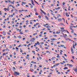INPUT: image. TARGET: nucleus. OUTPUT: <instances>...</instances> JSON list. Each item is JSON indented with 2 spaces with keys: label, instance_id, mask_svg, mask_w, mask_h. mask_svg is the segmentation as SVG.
<instances>
[{
  "label": "nucleus",
  "instance_id": "7",
  "mask_svg": "<svg viewBox=\"0 0 77 77\" xmlns=\"http://www.w3.org/2000/svg\"><path fill=\"white\" fill-rule=\"evenodd\" d=\"M58 20V21L60 22L62 21V19H61V18H60V19H59Z\"/></svg>",
  "mask_w": 77,
  "mask_h": 77
},
{
  "label": "nucleus",
  "instance_id": "10",
  "mask_svg": "<svg viewBox=\"0 0 77 77\" xmlns=\"http://www.w3.org/2000/svg\"><path fill=\"white\" fill-rule=\"evenodd\" d=\"M22 3L23 4H24V5H26V2H22Z\"/></svg>",
  "mask_w": 77,
  "mask_h": 77
},
{
  "label": "nucleus",
  "instance_id": "59",
  "mask_svg": "<svg viewBox=\"0 0 77 77\" xmlns=\"http://www.w3.org/2000/svg\"><path fill=\"white\" fill-rule=\"evenodd\" d=\"M43 69H47V68L46 67H44Z\"/></svg>",
  "mask_w": 77,
  "mask_h": 77
},
{
  "label": "nucleus",
  "instance_id": "20",
  "mask_svg": "<svg viewBox=\"0 0 77 77\" xmlns=\"http://www.w3.org/2000/svg\"><path fill=\"white\" fill-rule=\"evenodd\" d=\"M43 13V14H45V15H46V13L44 12V11H43L42 12Z\"/></svg>",
  "mask_w": 77,
  "mask_h": 77
},
{
  "label": "nucleus",
  "instance_id": "16",
  "mask_svg": "<svg viewBox=\"0 0 77 77\" xmlns=\"http://www.w3.org/2000/svg\"><path fill=\"white\" fill-rule=\"evenodd\" d=\"M70 66H71V67H72L73 66L72 64H69V65Z\"/></svg>",
  "mask_w": 77,
  "mask_h": 77
},
{
  "label": "nucleus",
  "instance_id": "1",
  "mask_svg": "<svg viewBox=\"0 0 77 77\" xmlns=\"http://www.w3.org/2000/svg\"><path fill=\"white\" fill-rule=\"evenodd\" d=\"M14 74L15 75H20L19 72H14Z\"/></svg>",
  "mask_w": 77,
  "mask_h": 77
},
{
  "label": "nucleus",
  "instance_id": "60",
  "mask_svg": "<svg viewBox=\"0 0 77 77\" xmlns=\"http://www.w3.org/2000/svg\"><path fill=\"white\" fill-rule=\"evenodd\" d=\"M42 35V34L39 35V36H41Z\"/></svg>",
  "mask_w": 77,
  "mask_h": 77
},
{
  "label": "nucleus",
  "instance_id": "36",
  "mask_svg": "<svg viewBox=\"0 0 77 77\" xmlns=\"http://www.w3.org/2000/svg\"><path fill=\"white\" fill-rule=\"evenodd\" d=\"M28 5H30L31 6H32V5L30 3H29Z\"/></svg>",
  "mask_w": 77,
  "mask_h": 77
},
{
  "label": "nucleus",
  "instance_id": "56",
  "mask_svg": "<svg viewBox=\"0 0 77 77\" xmlns=\"http://www.w3.org/2000/svg\"><path fill=\"white\" fill-rule=\"evenodd\" d=\"M8 35H11V33H10V32H8Z\"/></svg>",
  "mask_w": 77,
  "mask_h": 77
},
{
  "label": "nucleus",
  "instance_id": "9",
  "mask_svg": "<svg viewBox=\"0 0 77 77\" xmlns=\"http://www.w3.org/2000/svg\"><path fill=\"white\" fill-rule=\"evenodd\" d=\"M60 46H61V47H65V45H60Z\"/></svg>",
  "mask_w": 77,
  "mask_h": 77
},
{
  "label": "nucleus",
  "instance_id": "21",
  "mask_svg": "<svg viewBox=\"0 0 77 77\" xmlns=\"http://www.w3.org/2000/svg\"><path fill=\"white\" fill-rule=\"evenodd\" d=\"M60 29H61V30H63V29H64V28H63V27H61Z\"/></svg>",
  "mask_w": 77,
  "mask_h": 77
},
{
  "label": "nucleus",
  "instance_id": "52",
  "mask_svg": "<svg viewBox=\"0 0 77 77\" xmlns=\"http://www.w3.org/2000/svg\"><path fill=\"white\" fill-rule=\"evenodd\" d=\"M60 42H57V44H60Z\"/></svg>",
  "mask_w": 77,
  "mask_h": 77
},
{
  "label": "nucleus",
  "instance_id": "47",
  "mask_svg": "<svg viewBox=\"0 0 77 77\" xmlns=\"http://www.w3.org/2000/svg\"><path fill=\"white\" fill-rule=\"evenodd\" d=\"M48 38V37H46L45 38V39H47Z\"/></svg>",
  "mask_w": 77,
  "mask_h": 77
},
{
  "label": "nucleus",
  "instance_id": "17",
  "mask_svg": "<svg viewBox=\"0 0 77 77\" xmlns=\"http://www.w3.org/2000/svg\"><path fill=\"white\" fill-rule=\"evenodd\" d=\"M38 17L39 18H41V16L40 15H39L38 16Z\"/></svg>",
  "mask_w": 77,
  "mask_h": 77
},
{
  "label": "nucleus",
  "instance_id": "11",
  "mask_svg": "<svg viewBox=\"0 0 77 77\" xmlns=\"http://www.w3.org/2000/svg\"><path fill=\"white\" fill-rule=\"evenodd\" d=\"M68 69V67H65L64 68V69L65 70V69Z\"/></svg>",
  "mask_w": 77,
  "mask_h": 77
},
{
  "label": "nucleus",
  "instance_id": "38",
  "mask_svg": "<svg viewBox=\"0 0 77 77\" xmlns=\"http://www.w3.org/2000/svg\"><path fill=\"white\" fill-rule=\"evenodd\" d=\"M40 10H41V11L42 12H44V11H43L42 10V9H40Z\"/></svg>",
  "mask_w": 77,
  "mask_h": 77
},
{
  "label": "nucleus",
  "instance_id": "18",
  "mask_svg": "<svg viewBox=\"0 0 77 77\" xmlns=\"http://www.w3.org/2000/svg\"><path fill=\"white\" fill-rule=\"evenodd\" d=\"M41 44H44V42H40Z\"/></svg>",
  "mask_w": 77,
  "mask_h": 77
},
{
  "label": "nucleus",
  "instance_id": "24",
  "mask_svg": "<svg viewBox=\"0 0 77 77\" xmlns=\"http://www.w3.org/2000/svg\"><path fill=\"white\" fill-rule=\"evenodd\" d=\"M16 62H13V63H14V64L16 65V63H15Z\"/></svg>",
  "mask_w": 77,
  "mask_h": 77
},
{
  "label": "nucleus",
  "instance_id": "33",
  "mask_svg": "<svg viewBox=\"0 0 77 77\" xmlns=\"http://www.w3.org/2000/svg\"><path fill=\"white\" fill-rule=\"evenodd\" d=\"M67 72H69V69L68 70H67Z\"/></svg>",
  "mask_w": 77,
  "mask_h": 77
},
{
  "label": "nucleus",
  "instance_id": "31",
  "mask_svg": "<svg viewBox=\"0 0 77 77\" xmlns=\"http://www.w3.org/2000/svg\"><path fill=\"white\" fill-rule=\"evenodd\" d=\"M54 36L55 37H56L57 36V35H54Z\"/></svg>",
  "mask_w": 77,
  "mask_h": 77
},
{
  "label": "nucleus",
  "instance_id": "19",
  "mask_svg": "<svg viewBox=\"0 0 77 77\" xmlns=\"http://www.w3.org/2000/svg\"><path fill=\"white\" fill-rule=\"evenodd\" d=\"M66 15L67 17H68V13L66 12Z\"/></svg>",
  "mask_w": 77,
  "mask_h": 77
},
{
  "label": "nucleus",
  "instance_id": "41",
  "mask_svg": "<svg viewBox=\"0 0 77 77\" xmlns=\"http://www.w3.org/2000/svg\"><path fill=\"white\" fill-rule=\"evenodd\" d=\"M40 27H41V26L40 25H38V28H39Z\"/></svg>",
  "mask_w": 77,
  "mask_h": 77
},
{
  "label": "nucleus",
  "instance_id": "30",
  "mask_svg": "<svg viewBox=\"0 0 77 77\" xmlns=\"http://www.w3.org/2000/svg\"><path fill=\"white\" fill-rule=\"evenodd\" d=\"M77 69H75L74 70V71H77Z\"/></svg>",
  "mask_w": 77,
  "mask_h": 77
},
{
  "label": "nucleus",
  "instance_id": "27",
  "mask_svg": "<svg viewBox=\"0 0 77 77\" xmlns=\"http://www.w3.org/2000/svg\"><path fill=\"white\" fill-rule=\"evenodd\" d=\"M63 20L64 23H65V20L64 18H63Z\"/></svg>",
  "mask_w": 77,
  "mask_h": 77
},
{
  "label": "nucleus",
  "instance_id": "5",
  "mask_svg": "<svg viewBox=\"0 0 77 77\" xmlns=\"http://www.w3.org/2000/svg\"><path fill=\"white\" fill-rule=\"evenodd\" d=\"M3 34L4 36H5V35H6V32H5L4 31H3Z\"/></svg>",
  "mask_w": 77,
  "mask_h": 77
},
{
  "label": "nucleus",
  "instance_id": "34",
  "mask_svg": "<svg viewBox=\"0 0 77 77\" xmlns=\"http://www.w3.org/2000/svg\"><path fill=\"white\" fill-rule=\"evenodd\" d=\"M40 48H42V45H40Z\"/></svg>",
  "mask_w": 77,
  "mask_h": 77
},
{
  "label": "nucleus",
  "instance_id": "44",
  "mask_svg": "<svg viewBox=\"0 0 77 77\" xmlns=\"http://www.w3.org/2000/svg\"><path fill=\"white\" fill-rule=\"evenodd\" d=\"M65 37H67V35H66V34H65Z\"/></svg>",
  "mask_w": 77,
  "mask_h": 77
},
{
  "label": "nucleus",
  "instance_id": "46",
  "mask_svg": "<svg viewBox=\"0 0 77 77\" xmlns=\"http://www.w3.org/2000/svg\"><path fill=\"white\" fill-rule=\"evenodd\" d=\"M61 25H63V26H64V24H63V23H61Z\"/></svg>",
  "mask_w": 77,
  "mask_h": 77
},
{
  "label": "nucleus",
  "instance_id": "12",
  "mask_svg": "<svg viewBox=\"0 0 77 77\" xmlns=\"http://www.w3.org/2000/svg\"><path fill=\"white\" fill-rule=\"evenodd\" d=\"M29 30L27 29L26 30H25V32H29Z\"/></svg>",
  "mask_w": 77,
  "mask_h": 77
},
{
  "label": "nucleus",
  "instance_id": "3",
  "mask_svg": "<svg viewBox=\"0 0 77 77\" xmlns=\"http://www.w3.org/2000/svg\"><path fill=\"white\" fill-rule=\"evenodd\" d=\"M51 40H53V41H57V39L54 38H53L51 39Z\"/></svg>",
  "mask_w": 77,
  "mask_h": 77
},
{
  "label": "nucleus",
  "instance_id": "54",
  "mask_svg": "<svg viewBox=\"0 0 77 77\" xmlns=\"http://www.w3.org/2000/svg\"><path fill=\"white\" fill-rule=\"evenodd\" d=\"M56 33H57V34L60 33V32H56Z\"/></svg>",
  "mask_w": 77,
  "mask_h": 77
},
{
  "label": "nucleus",
  "instance_id": "43",
  "mask_svg": "<svg viewBox=\"0 0 77 77\" xmlns=\"http://www.w3.org/2000/svg\"><path fill=\"white\" fill-rule=\"evenodd\" d=\"M9 2V3H12V2H11V1H8Z\"/></svg>",
  "mask_w": 77,
  "mask_h": 77
},
{
  "label": "nucleus",
  "instance_id": "26",
  "mask_svg": "<svg viewBox=\"0 0 77 77\" xmlns=\"http://www.w3.org/2000/svg\"><path fill=\"white\" fill-rule=\"evenodd\" d=\"M4 9L5 11H6V10H7V8H4Z\"/></svg>",
  "mask_w": 77,
  "mask_h": 77
},
{
  "label": "nucleus",
  "instance_id": "55",
  "mask_svg": "<svg viewBox=\"0 0 77 77\" xmlns=\"http://www.w3.org/2000/svg\"><path fill=\"white\" fill-rule=\"evenodd\" d=\"M47 30H51V29H47Z\"/></svg>",
  "mask_w": 77,
  "mask_h": 77
},
{
  "label": "nucleus",
  "instance_id": "28",
  "mask_svg": "<svg viewBox=\"0 0 77 77\" xmlns=\"http://www.w3.org/2000/svg\"><path fill=\"white\" fill-rule=\"evenodd\" d=\"M51 6H55L54 5H53V4H51Z\"/></svg>",
  "mask_w": 77,
  "mask_h": 77
},
{
  "label": "nucleus",
  "instance_id": "25",
  "mask_svg": "<svg viewBox=\"0 0 77 77\" xmlns=\"http://www.w3.org/2000/svg\"><path fill=\"white\" fill-rule=\"evenodd\" d=\"M38 24H39V23H36L35 24V26H37L38 25Z\"/></svg>",
  "mask_w": 77,
  "mask_h": 77
},
{
  "label": "nucleus",
  "instance_id": "53",
  "mask_svg": "<svg viewBox=\"0 0 77 77\" xmlns=\"http://www.w3.org/2000/svg\"><path fill=\"white\" fill-rule=\"evenodd\" d=\"M32 5H35V4H34V2H32Z\"/></svg>",
  "mask_w": 77,
  "mask_h": 77
},
{
  "label": "nucleus",
  "instance_id": "58",
  "mask_svg": "<svg viewBox=\"0 0 77 77\" xmlns=\"http://www.w3.org/2000/svg\"><path fill=\"white\" fill-rule=\"evenodd\" d=\"M26 23H28L29 22V20H26Z\"/></svg>",
  "mask_w": 77,
  "mask_h": 77
},
{
  "label": "nucleus",
  "instance_id": "42",
  "mask_svg": "<svg viewBox=\"0 0 77 77\" xmlns=\"http://www.w3.org/2000/svg\"><path fill=\"white\" fill-rule=\"evenodd\" d=\"M63 57V58L64 59H65V57L63 56H62Z\"/></svg>",
  "mask_w": 77,
  "mask_h": 77
},
{
  "label": "nucleus",
  "instance_id": "40",
  "mask_svg": "<svg viewBox=\"0 0 77 77\" xmlns=\"http://www.w3.org/2000/svg\"><path fill=\"white\" fill-rule=\"evenodd\" d=\"M26 64H27V63H23V65H26Z\"/></svg>",
  "mask_w": 77,
  "mask_h": 77
},
{
  "label": "nucleus",
  "instance_id": "51",
  "mask_svg": "<svg viewBox=\"0 0 77 77\" xmlns=\"http://www.w3.org/2000/svg\"><path fill=\"white\" fill-rule=\"evenodd\" d=\"M2 11H0V15H2Z\"/></svg>",
  "mask_w": 77,
  "mask_h": 77
},
{
  "label": "nucleus",
  "instance_id": "63",
  "mask_svg": "<svg viewBox=\"0 0 77 77\" xmlns=\"http://www.w3.org/2000/svg\"><path fill=\"white\" fill-rule=\"evenodd\" d=\"M16 50H18V48H17V47H16Z\"/></svg>",
  "mask_w": 77,
  "mask_h": 77
},
{
  "label": "nucleus",
  "instance_id": "8",
  "mask_svg": "<svg viewBox=\"0 0 77 77\" xmlns=\"http://www.w3.org/2000/svg\"><path fill=\"white\" fill-rule=\"evenodd\" d=\"M7 10L8 11H9V7H8L7 9Z\"/></svg>",
  "mask_w": 77,
  "mask_h": 77
},
{
  "label": "nucleus",
  "instance_id": "29",
  "mask_svg": "<svg viewBox=\"0 0 77 77\" xmlns=\"http://www.w3.org/2000/svg\"><path fill=\"white\" fill-rule=\"evenodd\" d=\"M24 11H25V12H27V11H28V10H24Z\"/></svg>",
  "mask_w": 77,
  "mask_h": 77
},
{
  "label": "nucleus",
  "instance_id": "14",
  "mask_svg": "<svg viewBox=\"0 0 77 77\" xmlns=\"http://www.w3.org/2000/svg\"><path fill=\"white\" fill-rule=\"evenodd\" d=\"M20 34H21V35H23V34H24V33H23V32H20Z\"/></svg>",
  "mask_w": 77,
  "mask_h": 77
},
{
  "label": "nucleus",
  "instance_id": "2",
  "mask_svg": "<svg viewBox=\"0 0 77 77\" xmlns=\"http://www.w3.org/2000/svg\"><path fill=\"white\" fill-rule=\"evenodd\" d=\"M71 52H72V53H74V51H73V49H72V47H71Z\"/></svg>",
  "mask_w": 77,
  "mask_h": 77
},
{
  "label": "nucleus",
  "instance_id": "50",
  "mask_svg": "<svg viewBox=\"0 0 77 77\" xmlns=\"http://www.w3.org/2000/svg\"><path fill=\"white\" fill-rule=\"evenodd\" d=\"M26 27V25H24L23 26L24 28H25Z\"/></svg>",
  "mask_w": 77,
  "mask_h": 77
},
{
  "label": "nucleus",
  "instance_id": "48",
  "mask_svg": "<svg viewBox=\"0 0 77 77\" xmlns=\"http://www.w3.org/2000/svg\"><path fill=\"white\" fill-rule=\"evenodd\" d=\"M60 7H58V8H57V9H60Z\"/></svg>",
  "mask_w": 77,
  "mask_h": 77
},
{
  "label": "nucleus",
  "instance_id": "32",
  "mask_svg": "<svg viewBox=\"0 0 77 77\" xmlns=\"http://www.w3.org/2000/svg\"><path fill=\"white\" fill-rule=\"evenodd\" d=\"M64 55V56H66V57H67V55H66V54H65Z\"/></svg>",
  "mask_w": 77,
  "mask_h": 77
},
{
  "label": "nucleus",
  "instance_id": "4",
  "mask_svg": "<svg viewBox=\"0 0 77 77\" xmlns=\"http://www.w3.org/2000/svg\"><path fill=\"white\" fill-rule=\"evenodd\" d=\"M46 27L47 28H50V29L51 28V26H46Z\"/></svg>",
  "mask_w": 77,
  "mask_h": 77
},
{
  "label": "nucleus",
  "instance_id": "35",
  "mask_svg": "<svg viewBox=\"0 0 77 77\" xmlns=\"http://www.w3.org/2000/svg\"><path fill=\"white\" fill-rule=\"evenodd\" d=\"M35 15H39V14L36 13L35 14Z\"/></svg>",
  "mask_w": 77,
  "mask_h": 77
},
{
  "label": "nucleus",
  "instance_id": "45",
  "mask_svg": "<svg viewBox=\"0 0 77 77\" xmlns=\"http://www.w3.org/2000/svg\"><path fill=\"white\" fill-rule=\"evenodd\" d=\"M69 29H70V30H73V29H72L71 28H70Z\"/></svg>",
  "mask_w": 77,
  "mask_h": 77
},
{
  "label": "nucleus",
  "instance_id": "39",
  "mask_svg": "<svg viewBox=\"0 0 77 77\" xmlns=\"http://www.w3.org/2000/svg\"><path fill=\"white\" fill-rule=\"evenodd\" d=\"M40 10H41V11L42 12H44V11H43L42 10V9H40Z\"/></svg>",
  "mask_w": 77,
  "mask_h": 77
},
{
  "label": "nucleus",
  "instance_id": "23",
  "mask_svg": "<svg viewBox=\"0 0 77 77\" xmlns=\"http://www.w3.org/2000/svg\"><path fill=\"white\" fill-rule=\"evenodd\" d=\"M21 11H24V10H20V12H21Z\"/></svg>",
  "mask_w": 77,
  "mask_h": 77
},
{
  "label": "nucleus",
  "instance_id": "62",
  "mask_svg": "<svg viewBox=\"0 0 77 77\" xmlns=\"http://www.w3.org/2000/svg\"><path fill=\"white\" fill-rule=\"evenodd\" d=\"M32 53H35V51H32Z\"/></svg>",
  "mask_w": 77,
  "mask_h": 77
},
{
  "label": "nucleus",
  "instance_id": "22",
  "mask_svg": "<svg viewBox=\"0 0 77 77\" xmlns=\"http://www.w3.org/2000/svg\"><path fill=\"white\" fill-rule=\"evenodd\" d=\"M30 69L31 71H32H32H33V69Z\"/></svg>",
  "mask_w": 77,
  "mask_h": 77
},
{
  "label": "nucleus",
  "instance_id": "13",
  "mask_svg": "<svg viewBox=\"0 0 77 77\" xmlns=\"http://www.w3.org/2000/svg\"><path fill=\"white\" fill-rule=\"evenodd\" d=\"M37 42L38 45H40V43H39V42Z\"/></svg>",
  "mask_w": 77,
  "mask_h": 77
},
{
  "label": "nucleus",
  "instance_id": "57",
  "mask_svg": "<svg viewBox=\"0 0 77 77\" xmlns=\"http://www.w3.org/2000/svg\"><path fill=\"white\" fill-rule=\"evenodd\" d=\"M20 28H22V27H23V26H20Z\"/></svg>",
  "mask_w": 77,
  "mask_h": 77
},
{
  "label": "nucleus",
  "instance_id": "15",
  "mask_svg": "<svg viewBox=\"0 0 77 77\" xmlns=\"http://www.w3.org/2000/svg\"><path fill=\"white\" fill-rule=\"evenodd\" d=\"M73 48H74V49H75V47L74 46V45H73Z\"/></svg>",
  "mask_w": 77,
  "mask_h": 77
},
{
  "label": "nucleus",
  "instance_id": "37",
  "mask_svg": "<svg viewBox=\"0 0 77 77\" xmlns=\"http://www.w3.org/2000/svg\"><path fill=\"white\" fill-rule=\"evenodd\" d=\"M38 50H39V48H38V50H36V51H38Z\"/></svg>",
  "mask_w": 77,
  "mask_h": 77
},
{
  "label": "nucleus",
  "instance_id": "6",
  "mask_svg": "<svg viewBox=\"0 0 77 77\" xmlns=\"http://www.w3.org/2000/svg\"><path fill=\"white\" fill-rule=\"evenodd\" d=\"M45 17L47 19V20H49V18L47 17V16H45Z\"/></svg>",
  "mask_w": 77,
  "mask_h": 77
},
{
  "label": "nucleus",
  "instance_id": "64",
  "mask_svg": "<svg viewBox=\"0 0 77 77\" xmlns=\"http://www.w3.org/2000/svg\"><path fill=\"white\" fill-rule=\"evenodd\" d=\"M46 53H49V51H46Z\"/></svg>",
  "mask_w": 77,
  "mask_h": 77
},
{
  "label": "nucleus",
  "instance_id": "61",
  "mask_svg": "<svg viewBox=\"0 0 77 77\" xmlns=\"http://www.w3.org/2000/svg\"><path fill=\"white\" fill-rule=\"evenodd\" d=\"M52 60H54V57H52Z\"/></svg>",
  "mask_w": 77,
  "mask_h": 77
},
{
  "label": "nucleus",
  "instance_id": "49",
  "mask_svg": "<svg viewBox=\"0 0 77 77\" xmlns=\"http://www.w3.org/2000/svg\"><path fill=\"white\" fill-rule=\"evenodd\" d=\"M72 58H73V59H75L74 58V56L72 57Z\"/></svg>",
  "mask_w": 77,
  "mask_h": 77
}]
</instances>
